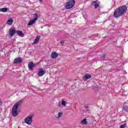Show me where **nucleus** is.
<instances>
[{"instance_id": "nucleus-3", "label": "nucleus", "mask_w": 128, "mask_h": 128, "mask_svg": "<svg viewBox=\"0 0 128 128\" xmlns=\"http://www.w3.org/2000/svg\"><path fill=\"white\" fill-rule=\"evenodd\" d=\"M34 116V114H30L28 116L24 119V122L28 124V126H31L32 124V118Z\"/></svg>"}, {"instance_id": "nucleus-8", "label": "nucleus", "mask_w": 128, "mask_h": 128, "mask_svg": "<svg viewBox=\"0 0 128 128\" xmlns=\"http://www.w3.org/2000/svg\"><path fill=\"white\" fill-rule=\"evenodd\" d=\"M28 66L29 68V70H32V68L36 66V65H34V62H30L28 64Z\"/></svg>"}, {"instance_id": "nucleus-7", "label": "nucleus", "mask_w": 128, "mask_h": 128, "mask_svg": "<svg viewBox=\"0 0 128 128\" xmlns=\"http://www.w3.org/2000/svg\"><path fill=\"white\" fill-rule=\"evenodd\" d=\"M22 60V59L20 57H18L14 59V64H20Z\"/></svg>"}, {"instance_id": "nucleus-20", "label": "nucleus", "mask_w": 128, "mask_h": 128, "mask_svg": "<svg viewBox=\"0 0 128 128\" xmlns=\"http://www.w3.org/2000/svg\"><path fill=\"white\" fill-rule=\"evenodd\" d=\"M126 126V123H125L120 126V128H125Z\"/></svg>"}, {"instance_id": "nucleus-6", "label": "nucleus", "mask_w": 128, "mask_h": 128, "mask_svg": "<svg viewBox=\"0 0 128 128\" xmlns=\"http://www.w3.org/2000/svg\"><path fill=\"white\" fill-rule=\"evenodd\" d=\"M46 74V71H44V69L40 68L38 71V76H44V74Z\"/></svg>"}, {"instance_id": "nucleus-22", "label": "nucleus", "mask_w": 128, "mask_h": 128, "mask_svg": "<svg viewBox=\"0 0 128 128\" xmlns=\"http://www.w3.org/2000/svg\"><path fill=\"white\" fill-rule=\"evenodd\" d=\"M2 99L0 98V106H2Z\"/></svg>"}, {"instance_id": "nucleus-2", "label": "nucleus", "mask_w": 128, "mask_h": 128, "mask_svg": "<svg viewBox=\"0 0 128 128\" xmlns=\"http://www.w3.org/2000/svg\"><path fill=\"white\" fill-rule=\"evenodd\" d=\"M23 102L24 100H21L16 102L12 108V116H18V106H20Z\"/></svg>"}, {"instance_id": "nucleus-21", "label": "nucleus", "mask_w": 128, "mask_h": 128, "mask_svg": "<svg viewBox=\"0 0 128 128\" xmlns=\"http://www.w3.org/2000/svg\"><path fill=\"white\" fill-rule=\"evenodd\" d=\"M62 106H66V102H64V100H62Z\"/></svg>"}, {"instance_id": "nucleus-10", "label": "nucleus", "mask_w": 128, "mask_h": 128, "mask_svg": "<svg viewBox=\"0 0 128 128\" xmlns=\"http://www.w3.org/2000/svg\"><path fill=\"white\" fill-rule=\"evenodd\" d=\"M58 56V54L56 52H53L51 54L52 58H56Z\"/></svg>"}, {"instance_id": "nucleus-1", "label": "nucleus", "mask_w": 128, "mask_h": 128, "mask_svg": "<svg viewBox=\"0 0 128 128\" xmlns=\"http://www.w3.org/2000/svg\"><path fill=\"white\" fill-rule=\"evenodd\" d=\"M128 7L126 6H122L116 8L114 13V16L116 18H118L120 16H124L126 12Z\"/></svg>"}, {"instance_id": "nucleus-15", "label": "nucleus", "mask_w": 128, "mask_h": 128, "mask_svg": "<svg viewBox=\"0 0 128 128\" xmlns=\"http://www.w3.org/2000/svg\"><path fill=\"white\" fill-rule=\"evenodd\" d=\"M8 10V8H0V12H6Z\"/></svg>"}, {"instance_id": "nucleus-19", "label": "nucleus", "mask_w": 128, "mask_h": 128, "mask_svg": "<svg viewBox=\"0 0 128 128\" xmlns=\"http://www.w3.org/2000/svg\"><path fill=\"white\" fill-rule=\"evenodd\" d=\"M62 112H58V116H57V118L58 119V118H60L62 117Z\"/></svg>"}, {"instance_id": "nucleus-14", "label": "nucleus", "mask_w": 128, "mask_h": 128, "mask_svg": "<svg viewBox=\"0 0 128 128\" xmlns=\"http://www.w3.org/2000/svg\"><path fill=\"white\" fill-rule=\"evenodd\" d=\"M12 22H14V20L12 18H10L8 20H7V24L8 26H12Z\"/></svg>"}, {"instance_id": "nucleus-16", "label": "nucleus", "mask_w": 128, "mask_h": 128, "mask_svg": "<svg viewBox=\"0 0 128 128\" xmlns=\"http://www.w3.org/2000/svg\"><path fill=\"white\" fill-rule=\"evenodd\" d=\"M81 124H88V121H86V118H84L81 121Z\"/></svg>"}, {"instance_id": "nucleus-5", "label": "nucleus", "mask_w": 128, "mask_h": 128, "mask_svg": "<svg viewBox=\"0 0 128 128\" xmlns=\"http://www.w3.org/2000/svg\"><path fill=\"white\" fill-rule=\"evenodd\" d=\"M34 18L32 20H30V22L28 24V26H32L34 24H36V22L38 20V14H34Z\"/></svg>"}, {"instance_id": "nucleus-23", "label": "nucleus", "mask_w": 128, "mask_h": 128, "mask_svg": "<svg viewBox=\"0 0 128 128\" xmlns=\"http://www.w3.org/2000/svg\"><path fill=\"white\" fill-rule=\"evenodd\" d=\"M60 44H62V46H63V44H64V41H61V42H60Z\"/></svg>"}, {"instance_id": "nucleus-18", "label": "nucleus", "mask_w": 128, "mask_h": 128, "mask_svg": "<svg viewBox=\"0 0 128 128\" xmlns=\"http://www.w3.org/2000/svg\"><path fill=\"white\" fill-rule=\"evenodd\" d=\"M123 108L125 112H128V106H124Z\"/></svg>"}, {"instance_id": "nucleus-13", "label": "nucleus", "mask_w": 128, "mask_h": 128, "mask_svg": "<svg viewBox=\"0 0 128 128\" xmlns=\"http://www.w3.org/2000/svg\"><path fill=\"white\" fill-rule=\"evenodd\" d=\"M40 36H38L34 40V42H33V44H38V40H40Z\"/></svg>"}, {"instance_id": "nucleus-11", "label": "nucleus", "mask_w": 128, "mask_h": 128, "mask_svg": "<svg viewBox=\"0 0 128 128\" xmlns=\"http://www.w3.org/2000/svg\"><path fill=\"white\" fill-rule=\"evenodd\" d=\"M16 32V30L11 29L9 31V36H12L14 35Z\"/></svg>"}, {"instance_id": "nucleus-12", "label": "nucleus", "mask_w": 128, "mask_h": 128, "mask_svg": "<svg viewBox=\"0 0 128 128\" xmlns=\"http://www.w3.org/2000/svg\"><path fill=\"white\" fill-rule=\"evenodd\" d=\"M16 34H18V36H20L21 38H24V33H22V32L20 30H16Z\"/></svg>"}, {"instance_id": "nucleus-9", "label": "nucleus", "mask_w": 128, "mask_h": 128, "mask_svg": "<svg viewBox=\"0 0 128 128\" xmlns=\"http://www.w3.org/2000/svg\"><path fill=\"white\" fill-rule=\"evenodd\" d=\"M92 4L94 6L95 8H98L100 6V3L96 1L92 2Z\"/></svg>"}, {"instance_id": "nucleus-4", "label": "nucleus", "mask_w": 128, "mask_h": 128, "mask_svg": "<svg viewBox=\"0 0 128 128\" xmlns=\"http://www.w3.org/2000/svg\"><path fill=\"white\" fill-rule=\"evenodd\" d=\"M76 2L74 1V0H70L68 2H67L66 4V10H70V8H72L74 6Z\"/></svg>"}, {"instance_id": "nucleus-17", "label": "nucleus", "mask_w": 128, "mask_h": 128, "mask_svg": "<svg viewBox=\"0 0 128 128\" xmlns=\"http://www.w3.org/2000/svg\"><path fill=\"white\" fill-rule=\"evenodd\" d=\"M84 78H86L87 80H88L90 78H92V76H90V74H86L84 76Z\"/></svg>"}, {"instance_id": "nucleus-24", "label": "nucleus", "mask_w": 128, "mask_h": 128, "mask_svg": "<svg viewBox=\"0 0 128 128\" xmlns=\"http://www.w3.org/2000/svg\"><path fill=\"white\" fill-rule=\"evenodd\" d=\"M40 2H42V0H38Z\"/></svg>"}]
</instances>
